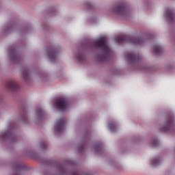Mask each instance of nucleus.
Segmentation results:
<instances>
[{"mask_svg": "<svg viewBox=\"0 0 175 175\" xmlns=\"http://www.w3.org/2000/svg\"><path fill=\"white\" fill-rule=\"evenodd\" d=\"M112 11L113 13H116V14H120V16L126 14V8L123 5H116L112 9Z\"/></svg>", "mask_w": 175, "mask_h": 175, "instance_id": "1", "label": "nucleus"}, {"mask_svg": "<svg viewBox=\"0 0 175 175\" xmlns=\"http://www.w3.org/2000/svg\"><path fill=\"white\" fill-rule=\"evenodd\" d=\"M57 107L59 110H65L66 109V102L64 100H59L57 103Z\"/></svg>", "mask_w": 175, "mask_h": 175, "instance_id": "2", "label": "nucleus"}, {"mask_svg": "<svg viewBox=\"0 0 175 175\" xmlns=\"http://www.w3.org/2000/svg\"><path fill=\"white\" fill-rule=\"evenodd\" d=\"M7 87L10 91H14L18 88V85L15 82L11 81L8 84Z\"/></svg>", "mask_w": 175, "mask_h": 175, "instance_id": "3", "label": "nucleus"}]
</instances>
